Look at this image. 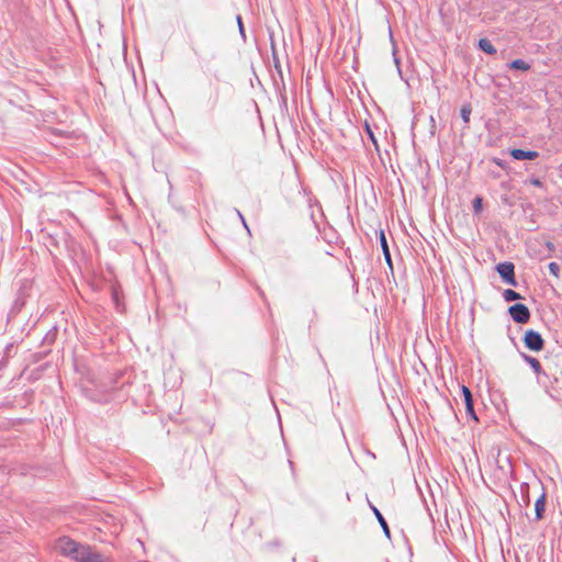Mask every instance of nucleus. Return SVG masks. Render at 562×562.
Returning a JSON list of instances; mask_svg holds the SVG:
<instances>
[{
  "label": "nucleus",
  "instance_id": "obj_4",
  "mask_svg": "<svg viewBox=\"0 0 562 562\" xmlns=\"http://www.w3.org/2000/svg\"><path fill=\"white\" fill-rule=\"evenodd\" d=\"M512 318L518 324H526L530 318L529 308L525 304H514L508 308Z\"/></svg>",
  "mask_w": 562,
  "mask_h": 562
},
{
  "label": "nucleus",
  "instance_id": "obj_20",
  "mask_svg": "<svg viewBox=\"0 0 562 562\" xmlns=\"http://www.w3.org/2000/svg\"><path fill=\"white\" fill-rule=\"evenodd\" d=\"M237 20H238L239 29H240V31H243L241 18H240V16H238V18H237Z\"/></svg>",
  "mask_w": 562,
  "mask_h": 562
},
{
  "label": "nucleus",
  "instance_id": "obj_5",
  "mask_svg": "<svg viewBox=\"0 0 562 562\" xmlns=\"http://www.w3.org/2000/svg\"><path fill=\"white\" fill-rule=\"evenodd\" d=\"M461 391H462V394H463V397H464L467 414L473 420L477 422V417H476L475 412H474V404H473L472 393H471L470 389L468 386H465V385H462Z\"/></svg>",
  "mask_w": 562,
  "mask_h": 562
},
{
  "label": "nucleus",
  "instance_id": "obj_3",
  "mask_svg": "<svg viewBox=\"0 0 562 562\" xmlns=\"http://www.w3.org/2000/svg\"><path fill=\"white\" fill-rule=\"evenodd\" d=\"M496 270L504 280L505 283L509 285H517V281L515 279V266L512 262H501L496 266Z\"/></svg>",
  "mask_w": 562,
  "mask_h": 562
},
{
  "label": "nucleus",
  "instance_id": "obj_7",
  "mask_svg": "<svg viewBox=\"0 0 562 562\" xmlns=\"http://www.w3.org/2000/svg\"><path fill=\"white\" fill-rule=\"evenodd\" d=\"M544 509H546V495L541 494L540 497L535 503V513H536L537 520H540L543 518Z\"/></svg>",
  "mask_w": 562,
  "mask_h": 562
},
{
  "label": "nucleus",
  "instance_id": "obj_10",
  "mask_svg": "<svg viewBox=\"0 0 562 562\" xmlns=\"http://www.w3.org/2000/svg\"><path fill=\"white\" fill-rule=\"evenodd\" d=\"M512 69L527 71L530 69V65L524 59H515L509 64Z\"/></svg>",
  "mask_w": 562,
  "mask_h": 562
},
{
  "label": "nucleus",
  "instance_id": "obj_19",
  "mask_svg": "<svg viewBox=\"0 0 562 562\" xmlns=\"http://www.w3.org/2000/svg\"><path fill=\"white\" fill-rule=\"evenodd\" d=\"M384 258H385V261L389 265V267L392 269L391 254L389 252V257H384Z\"/></svg>",
  "mask_w": 562,
  "mask_h": 562
},
{
  "label": "nucleus",
  "instance_id": "obj_11",
  "mask_svg": "<svg viewBox=\"0 0 562 562\" xmlns=\"http://www.w3.org/2000/svg\"><path fill=\"white\" fill-rule=\"evenodd\" d=\"M379 239H380V244H381V248L383 250L384 257H389L390 249H389V245L386 241L385 233L382 229L379 232Z\"/></svg>",
  "mask_w": 562,
  "mask_h": 562
},
{
  "label": "nucleus",
  "instance_id": "obj_16",
  "mask_svg": "<svg viewBox=\"0 0 562 562\" xmlns=\"http://www.w3.org/2000/svg\"><path fill=\"white\" fill-rule=\"evenodd\" d=\"M549 270L554 277H559V265L557 262L549 263Z\"/></svg>",
  "mask_w": 562,
  "mask_h": 562
},
{
  "label": "nucleus",
  "instance_id": "obj_1",
  "mask_svg": "<svg viewBox=\"0 0 562 562\" xmlns=\"http://www.w3.org/2000/svg\"><path fill=\"white\" fill-rule=\"evenodd\" d=\"M55 550L76 562H109V558L87 544L76 542L69 537H60L55 541Z\"/></svg>",
  "mask_w": 562,
  "mask_h": 562
},
{
  "label": "nucleus",
  "instance_id": "obj_17",
  "mask_svg": "<svg viewBox=\"0 0 562 562\" xmlns=\"http://www.w3.org/2000/svg\"><path fill=\"white\" fill-rule=\"evenodd\" d=\"M366 130H367V133H368L369 137L371 138V140L374 144H376V140H375L374 135H373V132L371 131V128H370V126L368 124L366 125Z\"/></svg>",
  "mask_w": 562,
  "mask_h": 562
},
{
  "label": "nucleus",
  "instance_id": "obj_9",
  "mask_svg": "<svg viewBox=\"0 0 562 562\" xmlns=\"http://www.w3.org/2000/svg\"><path fill=\"white\" fill-rule=\"evenodd\" d=\"M525 361L532 368L536 374H540L542 372V367L538 359L530 356H525Z\"/></svg>",
  "mask_w": 562,
  "mask_h": 562
},
{
  "label": "nucleus",
  "instance_id": "obj_8",
  "mask_svg": "<svg viewBox=\"0 0 562 562\" xmlns=\"http://www.w3.org/2000/svg\"><path fill=\"white\" fill-rule=\"evenodd\" d=\"M479 47L486 54L493 55L496 53V48L493 46V44L487 38H481L479 41Z\"/></svg>",
  "mask_w": 562,
  "mask_h": 562
},
{
  "label": "nucleus",
  "instance_id": "obj_18",
  "mask_svg": "<svg viewBox=\"0 0 562 562\" xmlns=\"http://www.w3.org/2000/svg\"><path fill=\"white\" fill-rule=\"evenodd\" d=\"M530 183L535 187H542V182L539 179H531Z\"/></svg>",
  "mask_w": 562,
  "mask_h": 562
},
{
  "label": "nucleus",
  "instance_id": "obj_6",
  "mask_svg": "<svg viewBox=\"0 0 562 562\" xmlns=\"http://www.w3.org/2000/svg\"><path fill=\"white\" fill-rule=\"evenodd\" d=\"M510 156L517 160H533L539 156V153L536 150H524L520 148H515L510 150Z\"/></svg>",
  "mask_w": 562,
  "mask_h": 562
},
{
  "label": "nucleus",
  "instance_id": "obj_14",
  "mask_svg": "<svg viewBox=\"0 0 562 562\" xmlns=\"http://www.w3.org/2000/svg\"><path fill=\"white\" fill-rule=\"evenodd\" d=\"M471 112H472V108H471L470 104L462 105V108H461V116H462V120L464 121V123H469Z\"/></svg>",
  "mask_w": 562,
  "mask_h": 562
},
{
  "label": "nucleus",
  "instance_id": "obj_2",
  "mask_svg": "<svg viewBox=\"0 0 562 562\" xmlns=\"http://www.w3.org/2000/svg\"><path fill=\"white\" fill-rule=\"evenodd\" d=\"M524 342L526 347L532 351H540L544 346V340L541 335L532 329H528L525 333Z\"/></svg>",
  "mask_w": 562,
  "mask_h": 562
},
{
  "label": "nucleus",
  "instance_id": "obj_12",
  "mask_svg": "<svg viewBox=\"0 0 562 562\" xmlns=\"http://www.w3.org/2000/svg\"><path fill=\"white\" fill-rule=\"evenodd\" d=\"M503 297L505 301L509 302V301H515V300H520L521 296L518 292L512 290V289H506L504 292H503Z\"/></svg>",
  "mask_w": 562,
  "mask_h": 562
},
{
  "label": "nucleus",
  "instance_id": "obj_13",
  "mask_svg": "<svg viewBox=\"0 0 562 562\" xmlns=\"http://www.w3.org/2000/svg\"><path fill=\"white\" fill-rule=\"evenodd\" d=\"M373 512H374V515H375L378 521L380 522L381 527L383 528L385 535L387 537H390V529H389V526H387L385 519L383 518L381 513L375 507H373Z\"/></svg>",
  "mask_w": 562,
  "mask_h": 562
},
{
  "label": "nucleus",
  "instance_id": "obj_15",
  "mask_svg": "<svg viewBox=\"0 0 562 562\" xmlns=\"http://www.w3.org/2000/svg\"><path fill=\"white\" fill-rule=\"evenodd\" d=\"M482 202L483 199L481 196H476L473 201V209L476 213L481 212L482 210Z\"/></svg>",
  "mask_w": 562,
  "mask_h": 562
}]
</instances>
